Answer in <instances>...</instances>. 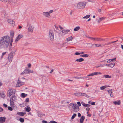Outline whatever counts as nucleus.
Wrapping results in <instances>:
<instances>
[{
  "instance_id": "f257e3e1",
  "label": "nucleus",
  "mask_w": 123,
  "mask_h": 123,
  "mask_svg": "<svg viewBox=\"0 0 123 123\" xmlns=\"http://www.w3.org/2000/svg\"><path fill=\"white\" fill-rule=\"evenodd\" d=\"M13 42V38H10L9 36L6 35L3 37L0 41V48H6L10 43V46H12Z\"/></svg>"
},
{
  "instance_id": "f03ea898",
  "label": "nucleus",
  "mask_w": 123,
  "mask_h": 123,
  "mask_svg": "<svg viewBox=\"0 0 123 123\" xmlns=\"http://www.w3.org/2000/svg\"><path fill=\"white\" fill-rule=\"evenodd\" d=\"M87 3L85 2H80L78 4L77 6V8L78 9L84 8L86 5Z\"/></svg>"
},
{
  "instance_id": "7ed1b4c3",
  "label": "nucleus",
  "mask_w": 123,
  "mask_h": 123,
  "mask_svg": "<svg viewBox=\"0 0 123 123\" xmlns=\"http://www.w3.org/2000/svg\"><path fill=\"white\" fill-rule=\"evenodd\" d=\"M15 55V52L13 51L11 52L8 55V60L9 62H12L13 57Z\"/></svg>"
},
{
  "instance_id": "20e7f679",
  "label": "nucleus",
  "mask_w": 123,
  "mask_h": 123,
  "mask_svg": "<svg viewBox=\"0 0 123 123\" xmlns=\"http://www.w3.org/2000/svg\"><path fill=\"white\" fill-rule=\"evenodd\" d=\"M49 38L50 40L53 41L54 39V33L52 30H50L49 31Z\"/></svg>"
},
{
  "instance_id": "39448f33",
  "label": "nucleus",
  "mask_w": 123,
  "mask_h": 123,
  "mask_svg": "<svg viewBox=\"0 0 123 123\" xmlns=\"http://www.w3.org/2000/svg\"><path fill=\"white\" fill-rule=\"evenodd\" d=\"M24 84V82L21 81L20 79L19 78L18 81L16 85V86L17 87H19L23 85Z\"/></svg>"
},
{
  "instance_id": "423d86ee",
  "label": "nucleus",
  "mask_w": 123,
  "mask_h": 123,
  "mask_svg": "<svg viewBox=\"0 0 123 123\" xmlns=\"http://www.w3.org/2000/svg\"><path fill=\"white\" fill-rule=\"evenodd\" d=\"M33 71H31L30 70L28 69H25V70L21 74V75H22L23 74H26L29 73H33Z\"/></svg>"
},
{
  "instance_id": "0eeeda50",
  "label": "nucleus",
  "mask_w": 123,
  "mask_h": 123,
  "mask_svg": "<svg viewBox=\"0 0 123 123\" xmlns=\"http://www.w3.org/2000/svg\"><path fill=\"white\" fill-rule=\"evenodd\" d=\"M9 3L10 4L14 6L16 5L17 4V0H10Z\"/></svg>"
},
{
  "instance_id": "6e6552de",
  "label": "nucleus",
  "mask_w": 123,
  "mask_h": 123,
  "mask_svg": "<svg viewBox=\"0 0 123 123\" xmlns=\"http://www.w3.org/2000/svg\"><path fill=\"white\" fill-rule=\"evenodd\" d=\"M101 74V73L99 72H95L94 73H91L88 75V76H93L94 75H96L98 74Z\"/></svg>"
},
{
  "instance_id": "1a4fd4ad",
  "label": "nucleus",
  "mask_w": 123,
  "mask_h": 123,
  "mask_svg": "<svg viewBox=\"0 0 123 123\" xmlns=\"http://www.w3.org/2000/svg\"><path fill=\"white\" fill-rule=\"evenodd\" d=\"M74 111L75 112L78 111L79 110V108L78 105L75 104L73 107Z\"/></svg>"
},
{
  "instance_id": "9d476101",
  "label": "nucleus",
  "mask_w": 123,
  "mask_h": 123,
  "mask_svg": "<svg viewBox=\"0 0 123 123\" xmlns=\"http://www.w3.org/2000/svg\"><path fill=\"white\" fill-rule=\"evenodd\" d=\"M23 37V35L21 34H19L16 37L15 40V42H17L19 41L20 39L22 38Z\"/></svg>"
},
{
  "instance_id": "9b49d317",
  "label": "nucleus",
  "mask_w": 123,
  "mask_h": 123,
  "mask_svg": "<svg viewBox=\"0 0 123 123\" xmlns=\"http://www.w3.org/2000/svg\"><path fill=\"white\" fill-rule=\"evenodd\" d=\"M13 93V92L12 89H11L8 90L7 92L8 96L9 97H10L12 95Z\"/></svg>"
},
{
  "instance_id": "f8f14e48",
  "label": "nucleus",
  "mask_w": 123,
  "mask_h": 123,
  "mask_svg": "<svg viewBox=\"0 0 123 123\" xmlns=\"http://www.w3.org/2000/svg\"><path fill=\"white\" fill-rule=\"evenodd\" d=\"M6 118L5 117H1L0 118V123H4L5 121Z\"/></svg>"
},
{
  "instance_id": "ddd939ff",
  "label": "nucleus",
  "mask_w": 123,
  "mask_h": 123,
  "mask_svg": "<svg viewBox=\"0 0 123 123\" xmlns=\"http://www.w3.org/2000/svg\"><path fill=\"white\" fill-rule=\"evenodd\" d=\"M105 17H101L99 18V19H97V22L98 23H99L101 21L105 19Z\"/></svg>"
},
{
  "instance_id": "4468645a",
  "label": "nucleus",
  "mask_w": 123,
  "mask_h": 123,
  "mask_svg": "<svg viewBox=\"0 0 123 123\" xmlns=\"http://www.w3.org/2000/svg\"><path fill=\"white\" fill-rule=\"evenodd\" d=\"M43 15L46 17H49L50 16V14H49L48 12H44L43 13Z\"/></svg>"
},
{
  "instance_id": "2eb2a0df",
  "label": "nucleus",
  "mask_w": 123,
  "mask_h": 123,
  "mask_svg": "<svg viewBox=\"0 0 123 123\" xmlns=\"http://www.w3.org/2000/svg\"><path fill=\"white\" fill-rule=\"evenodd\" d=\"M34 27H33L30 25L28 28V31L29 32H33V31Z\"/></svg>"
},
{
  "instance_id": "dca6fc26",
  "label": "nucleus",
  "mask_w": 123,
  "mask_h": 123,
  "mask_svg": "<svg viewBox=\"0 0 123 123\" xmlns=\"http://www.w3.org/2000/svg\"><path fill=\"white\" fill-rule=\"evenodd\" d=\"M26 114V113H24L23 112H18L17 113V114L19 115L20 116H24L25 114Z\"/></svg>"
},
{
  "instance_id": "f3484780",
  "label": "nucleus",
  "mask_w": 123,
  "mask_h": 123,
  "mask_svg": "<svg viewBox=\"0 0 123 123\" xmlns=\"http://www.w3.org/2000/svg\"><path fill=\"white\" fill-rule=\"evenodd\" d=\"M8 22L10 24H12V25H13L15 23V22L14 21L10 19H8Z\"/></svg>"
},
{
  "instance_id": "a211bd4d",
  "label": "nucleus",
  "mask_w": 123,
  "mask_h": 123,
  "mask_svg": "<svg viewBox=\"0 0 123 123\" xmlns=\"http://www.w3.org/2000/svg\"><path fill=\"white\" fill-rule=\"evenodd\" d=\"M113 103L115 105H120L121 103L120 101V100L115 101L113 102Z\"/></svg>"
},
{
  "instance_id": "6ab92c4d",
  "label": "nucleus",
  "mask_w": 123,
  "mask_h": 123,
  "mask_svg": "<svg viewBox=\"0 0 123 123\" xmlns=\"http://www.w3.org/2000/svg\"><path fill=\"white\" fill-rule=\"evenodd\" d=\"M108 92L111 97H112L113 96V95L111 94L112 92V89L109 90H108Z\"/></svg>"
},
{
  "instance_id": "aec40b11",
  "label": "nucleus",
  "mask_w": 123,
  "mask_h": 123,
  "mask_svg": "<svg viewBox=\"0 0 123 123\" xmlns=\"http://www.w3.org/2000/svg\"><path fill=\"white\" fill-rule=\"evenodd\" d=\"M85 119V116H83L81 117L80 119V123H82L83 121Z\"/></svg>"
},
{
  "instance_id": "412c9836",
  "label": "nucleus",
  "mask_w": 123,
  "mask_h": 123,
  "mask_svg": "<svg viewBox=\"0 0 123 123\" xmlns=\"http://www.w3.org/2000/svg\"><path fill=\"white\" fill-rule=\"evenodd\" d=\"M37 113L38 116L40 117H41L43 116V114L39 111L37 112Z\"/></svg>"
},
{
  "instance_id": "4be33fe9",
  "label": "nucleus",
  "mask_w": 123,
  "mask_h": 123,
  "mask_svg": "<svg viewBox=\"0 0 123 123\" xmlns=\"http://www.w3.org/2000/svg\"><path fill=\"white\" fill-rule=\"evenodd\" d=\"M105 39H102L100 38H96V41H101L103 40H105Z\"/></svg>"
},
{
  "instance_id": "5701e85b",
  "label": "nucleus",
  "mask_w": 123,
  "mask_h": 123,
  "mask_svg": "<svg viewBox=\"0 0 123 123\" xmlns=\"http://www.w3.org/2000/svg\"><path fill=\"white\" fill-rule=\"evenodd\" d=\"M108 86H107V85H105L103 86H102V87H100V89L101 90H104L105 88L108 87Z\"/></svg>"
},
{
  "instance_id": "b1692460",
  "label": "nucleus",
  "mask_w": 123,
  "mask_h": 123,
  "mask_svg": "<svg viewBox=\"0 0 123 123\" xmlns=\"http://www.w3.org/2000/svg\"><path fill=\"white\" fill-rule=\"evenodd\" d=\"M14 35V32L13 31H11L10 32L11 38H13Z\"/></svg>"
},
{
  "instance_id": "393cba45",
  "label": "nucleus",
  "mask_w": 123,
  "mask_h": 123,
  "mask_svg": "<svg viewBox=\"0 0 123 123\" xmlns=\"http://www.w3.org/2000/svg\"><path fill=\"white\" fill-rule=\"evenodd\" d=\"M89 55L87 54H85L81 55L80 56L81 57H87L89 56Z\"/></svg>"
},
{
  "instance_id": "a878e982",
  "label": "nucleus",
  "mask_w": 123,
  "mask_h": 123,
  "mask_svg": "<svg viewBox=\"0 0 123 123\" xmlns=\"http://www.w3.org/2000/svg\"><path fill=\"white\" fill-rule=\"evenodd\" d=\"M84 61V59L82 58H81L79 59H77L76 61L77 62H81Z\"/></svg>"
},
{
  "instance_id": "bb28decb",
  "label": "nucleus",
  "mask_w": 123,
  "mask_h": 123,
  "mask_svg": "<svg viewBox=\"0 0 123 123\" xmlns=\"http://www.w3.org/2000/svg\"><path fill=\"white\" fill-rule=\"evenodd\" d=\"M73 37L72 36H70V37L67 38L66 40L67 41H69L72 40Z\"/></svg>"
},
{
  "instance_id": "cd10ccee",
  "label": "nucleus",
  "mask_w": 123,
  "mask_h": 123,
  "mask_svg": "<svg viewBox=\"0 0 123 123\" xmlns=\"http://www.w3.org/2000/svg\"><path fill=\"white\" fill-rule=\"evenodd\" d=\"M75 95L77 96H81V92H77L76 93H75Z\"/></svg>"
},
{
  "instance_id": "c85d7f7f",
  "label": "nucleus",
  "mask_w": 123,
  "mask_h": 123,
  "mask_svg": "<svg viewBox=\"0 0 123 123\" xmlns=\"http://www.w3.org/2000/svg\"><path fill=\"white\" fill-rule=\"evenodd\" d=\"M10 106L11 107H13L14 105V103L13 102V101L10 100Z\"/></svg>"
},
{
  "instance_id": "c756f323",
  "label": "nucleus",
  "mask_w": 123,
  "mask_h": 123,
  "mask_svg": "<svg viewBox=\"0 0 123 123\" xmlns=\"http://www.w3.org/2000/svg\"><path fill=\"white\" fill-rule=\"evenodd\" d=\"M0 1L4 2L6 3H9V0H0Z\"/></svg>"
},
{
  "instance_id": "7c9ffc66",
  "label": "nucleus",
  "mask_w": 123,
  "mask_h": 123,
  "mask_svg": "<svg viewBox=\"0 0 123 123\" xmlns=\"http://www.w3.org/2000/svg\"><path fill=\"white\" fill-rule=\"evenodd\" d=\"M115 64V63H110L109 64V67L111 68H113Z\"/></svg>"
},
{
  "instance_id": "2f4dec72",
  "label": "nucleus",
  "mask_w": 123,
  "mask_h": 123,
  "mask_svg": "<svg viewBox=\"0 0 123 123\" xmlns=\"http://www.w3.org/2000/svg\"><path fill=\"white\" fill-rule=\"evenodd\" d=\"M90 15H86V16L83 17V18L84 19H87L90 17Z\"/></svg>"
},
{
  "instance_id": "473e14b6",
  "label": "nucleus",
  "mask_w": 123,
  "mask_h": 123,
  "mask_svg": "<svg viewBox=\"0 0 123 123\" xmlns=\"http://www.w3.org/2000/svg\"><path fill=\"white\" fill-rule=\"evenodd\" d=\"M80 27L79 26H77L74 29V30L75 31H77L78 30L80 29Z\"/></svg>"
},
{
  "instance_id": "72a5a7b5",
  "label": "nucleus",
  "mask_w": 123,
  "mask_h": 123,
  "mask_svg": "<svg viewBox=\"0 0 123 123\" xmlns=\"http://www.w3.org/2000/svg\"><path fill=\"white\" fill-rule=\"evenodd\" d=\"M26 110L27 112H29L30 111L31 108L30 107L27 106V107L26 108Z\"/></svg>"
},
{
  "instance_id": "f704fd0d",
  "label": "nucleus",
  "mask_w": 123,
  "mask_h": 123,
  "mask_svg": "<svg viewBox=\"0 0 123 123\" xmlns=\"http://www.w3.org/2000/svg\"><path fill=\"white\" fill-rule=\"evenodd\" d=\"M88 103L92 105H95V102H92L90 101H89L88 102Z\"/></svg>"
},
{
  "instance_id": "c9c22d12",
  "label": "nucleus",
  "mask_w": 123,
  "mask_h": 123,
  "mask_svg": "<svg viewBox=\"0 0 123 123\" xmlns=\"http://www.w3.org/2000/svg\"><path fill=\"white\" fill-rule=\"evenodd\" d=\"M5 94L3 93H0V96L2 97H5Z\"/></svg>"
},
{
  "instance_id": "e433bc0d",
  "label": "nucleus",
  "mask_w": 123,
  "mask_h": 123,
  "mask_svg": "<svg viewBox=\"0 0 123 123\" xmlns=\"http://www.w3.org/2000/svg\"><path fill=\"white\" fill-rule=\"evenodd\" d=\"M103 76L106 78H111V76H109L108 75H104Z\"/></svg>"
},
{
  "instance_id": "4c0bfd02",
  "label": "nucleus",
  "mask_w": 123,
  "mask_h": 123,
  "mask_svg": "<svg viewBox=\"0 0 123 123\" xmlns=\"http://www.w3.org/2000/svg\"><path fill=\"white\" fill-rule=\"evenodd\" d=\"M16 98V97L14 95L12 96V97L10 99V101H14V99H15Z\"/></svg>"
},
{
  "instance_id": "58836bf2",
  "label": "nucleus",
  "mask_w": 123,
  "mask_h": 123,
  "mask_svg": "<svg viewBox=\"0 0 123 123\" xmlns=\"http://www.w3.org/2000/svg\"><path fill=\"white\" fill-rule=\"evenodd\" d=\"M77 115L75 113L72 116L71 118L72 119H73Z\"/></svg>"
},
{
  "instance_id": "ea45409f",
  "label": "nucleus",
  "mask_w": 123,
  "mask_h": 123,
  "mask_svg": "<svg viewBox=\"0 0 123 123\" xmlns=\"http://www.w3.org/2000/svg\"><path fill=\"white\" fill-rule=\"evenodd\" d=\"M81 96H85L86 97H87L88 95L86 94V93H82L81 92Z\"/></svg>"
},
{
  "instance_id": "a19ab883",
  "label": "nucleus",
  "mask_w": 123,
  "mask_h": 123,
  "mask_svg": "<svg viewBox=\"0 0 123 123\" xmlns=\"http://www.w3.org/2000/svg\"><path fill=\"white\" fill-rule=\"evenodd\" d=\"M117 41H117H115L112 42H110L109 43H108L107 44H106L107 45H109V44H111L112 43H114L115 42H116Z\"/></svg>"
},
{
  "instance_id": "79ce46f5",
  "label": "nucleus",
  "mask_w": 123,
  "mask_h": 123,
  "mask_svg": "<svg viewBox=\"0 0 123 123\" xmlns=\"http://www.w3.org/2000/svg\"><path fill=\"white\" fill-rule=\"evenodd\" d=\"M19 120L21 123H23L24 121V119L23 118H20L19 119Z\"/></svg>"
},
{
  "instance_id": "37998d69",
  "label": "nucleus",
  "mask_w": 123,
  "mask_h": 123,
  "mask_svg": "<svg viewBox=\"0 0 123 123\" xmlns=\"http://www.w3.org/2000/svg\"><path fill=\"white\" fill-rule=\"evenodd\" d=\"M89 76H88V75L86 76H84L83 77V79H86L87 80H89L90 79L88 77H89Z\"/></svg>"
},
{
  "instance_id": "c03bdc74",
  "label": "nucleus",
  "mask_w": 123,
  "mask_h": 123,
  "mask_svg": "<svg viewBox=\"0 0 123 123\" xmlns=\"http://www.w3.org/2000/svg\"><path fill=\"white\" fill-rule=\"evenodd\" d=\"M12 107H11L8 106V107L7 108L9 110L11 111L13 110V108Z\"/></svg>"
},
{
  "instance_id": "a18cd8bd",
  "label": "nucleus",
  "mask_w": 123,
  "mask_h": 123,
  "mask_svg": "<svg viewBox=\"0 0 123 123\" xmlns=\"http://www.w3.org/2000/svg\"><path fill=\"white\" fill-rule=\"evenodd\" d=\"M75 105H74L73 104L70 103L69 105V107H70V106H72V108H73V107H74Z\"/></svg>"
},
{
  "instance_id": "49530a36",
  "label": "nucleus",
  "mask_w": 123,
  "mask_h": 123,
  "mask_svg": "<svg viewBox=\"0 0 123 123\" xmlns=\"http://www.w3.org/2000/svg\"><path fill=\"white\" fill-rule=\"evenodd\" d=\"M75 78L76 79H83V77H75Z\"/></svg>"
},
{
  "instance_id": "de8ad7c7",
  "label": "nucleus",
  "mask_w": 123,
  "mask_h": 123,
  "mask_svg": "<svg viewBox=\"0 0 123 123\" xmlns=\"http://www.w3.org/2000/svg\"><path fill=\"white\" fill-rule=\"evenodd\" d=\"M77 104H78L77 105H78V106H81V105L80 103L79 102H77Z\"/></svg>"
},
{
  "instance_id": "09e8293b",
  "label": "nucleus",
  "mask_w": 123,
  "mask_h": 123,
  "mask_svg": "<svg viewBox=\"0 0 123 123\" xmlns=\"http://www.w3.org/2000/svg\"><path fill=\"white\" fill-rule=\"evenodd\" d=\"M49 123H57V122L54 121L52 120L50 121L49 122Z\"/></svg>"
},
{
  "instance_id": "8fccbe9b",
  "label": "nucleus",
  "mask_w": 123,
  "mask_h": 123,
  "mask_svg": "<svg viewBox=\"0 0 123 123\" xmlns=\"http://www.w3.org/2000/svg\"><path fill=\"white\" fill-rule=\"evenodd\" d=\"M53 12V10H51L50 11H49L48 12L49 14L52 13Z\"/></svg>"
},
{
  "instance_id": "3c124183",
  "label": "nucleus",
  "mask_w": 123,
  "mask_h": 123,
  "mask_svg": "<svg viewBox=\"0 0 123 123\" xmlns=\"http://www.w3.org/2000/svg\"><path fill=\"white\" fill-rule=\"evenodd\" d=\"M91 106L89 104H85V107H90Z\"/></svg>"
},
{
  "instance_id": "603ef678",
  "label": "nucleus",
  "mask_w": 123,
  "mask_h": 123,
  "mask_svg": "<svg viewBox=\"0 0 123 123\" xmlns=\"http://www.w3.org/2000/svg\"><path fill=\"white\" fill-rule=\"evenodd\" d=\"M25 102H29V99L28 98H27L25 100Z\"/></svg>"
},
{
  "instance_id": "864d4df0",
  "label": "nucleus",
  "mask_w": 123,
  "mask_h": 123,
  "mask_svg": "<svg viewBox=\"0 0 123 123\" xmlns=\"http://www.w3.org/2000/svg\"><path fill=\"white\" fill-rule=\"evenodd\" d=\"M21 96L22 97H25V94L24 93H21Z\"/></svg>"
},
{
  "instance_id": "5fc2aeb1",
  "label": "nucleus",
  "mask_w": 123,
  "mask_h": 123,
  "mask_svg": "<svg viewBox=\"0 0 123 123\" xmlns=\"http://www.w3.org/2000/svg\"><path fill=\"white\" fill-rule=\"evenodd\" d=\"M91 38V40H94V41H96V38H93V37H91V38Z\"/></svg>"
},
{
  "instance_id": "6e6d98bb",
  "label": "nucleus",
  "mask_w": 123,
  "mask_h": 123,
  "mask_svg": "<svg viewBox=\"0 0 123 123\" xmlns=\"http://www.w3.org/2000/svg\"><path fill=\"white\" fill-rule=\"evenodd\" d=\"M3 106L5 108H6L7 107V105L5 104H3Z\"/></svg>"
},
{
  "instance_id": "4d7b16f0",
  "label": "nucleus",
  "mask_w": 123,
  "mask_h": 123,
  "mask_svg": "<svg viewBox=\"0 0 123 123\" xmlns=\"http://www.w3.org/2000/svg\"><path fill=\"white\" fill-rule=\"evenodd\" d=\"M81 104L83 105L84 106H85V104L84 102H81Z\"/></svg>"
},
{
  "instance_id": "13d9d810",
  "label": "nucleus",
  "mask_w": 123,
  "mask_h": 123,
  "mask_svg": "<svg viewBox=\"0 0 123 123\" xmlns=\"http://www.w3.org/2000/svg\"><path fill=\"white\" fill-rule=\"evenodd\" d=\"M3 109L1 107H0V112H2L3 111Z\"/></svg>"
},
{
  "instance_id": "bf43d9fd",
  "label": "nucleus",
  "mask_w": 123,
  "mask_h": 123,
  "mask_svg": "<svg viewBox=\"0 0 123 123\" xmlns=\"http://www.w3.org/2000/svg\"><path fill=\"white\" fill-rule=\"evenodd\" d=\"M75 54L76 55H79L80 54V53L77 52L75 53Z\"/></svg>"
},
{
  "instance_id": "052dcab7",
  "label": "nucleus",
  "mask_w": 123,
  "mask_h": 123,
  "mask_svg": "<svg viewBox=\"0 0 123 123\" xmlns=\"http://www.w3.org/2000/svg\"><path fill=\"white\" fill-rule=\"evenodd\" d=\"M43 123H47V122L46 121L43 120L42 121Z\"/></svg>"
},
{
  "instance_id": "680f3d73",
  "label": "nucleus",
  "mask_w": 123,
  "mask_h": 123,
  "mask_svg": "<svg viewBox=\"0 0 123 123\" xmlns=\"http://www.w3.org/2000/svg\"><path fill=\"white\" fill-rule=\"evenodd\" d=\"M111 61V59H109L107 61V62L110 63Z\"/></svg>"
},
{
  "instance_id": "e2e57ef3",
  "label": "nucleus",
  "mask_w": 123,
  "mask_h": 123,
  "mask_svg": "<svg viewBox=\"0 0 123 123\" xmlns=\"http://www.w3.org/2000/svg\"><path fill=\"white\" fill-rule=\"evenodd\" d=\"M20 106L21 107H23L24 106V104H22L20 105Z\"/></svg>"
},
{
  "instance_id": "0e129e2a",
  "label": "nucleus",
  "mask_w": 123,
  "mask_h": 123,
  "mask_svg": "<svg viewBox=\"0 0 123 123\" xmlns=\"http://www.w3.org/2000/svg\"><path fill=\"white\" fill-rule=\"evenodd\" d=\"M87 116L89 117H90L91 116V115L90 114H89L88 113V112H87Z\"/></svg>"
},
{
  "instance_id": "69168bd1",
  "label": "nucleus",
  "mask_w": 123,
  "mask_h": 123,
  "mask_svg": "<svg viewBox=\"0 0 123 123\" xmlns=\"http://www.w3.org/2000/svg\"><path fill=\"white\" fill-rule=\"evenodd\" d=\"M78 117H80L81 116V114L80 113H78Z\"/></svg>"
},
{
  "instance_id": "338daca9",
  "label": "nucleus",
  "mask_w": 123,
  "mask_h": 123,
  "mask_svg": "<svg viewBox=\"0 0 123 123\" xmlns=\"http://www.w3.org/2000/svg\"><path fill=\"white\" fill-rule=\"evenodd\" d=\"M94 45H95V46L96 47H99L98 44H94Z\"/></svg>"
},
{
  "instance_id": "774afa93",
  "label": "nucleus",
  "mask_w": 123,
  "mask_h": 123,
  "mask_svg": "<svg viewBox=\"0 0 123 123\" xmlns=\"http://www.w3.org/2000/svg\"><path fill=\"white\" fill-rule=\"evenodd\" d=\"M54 26H55V28H56V29H57V30H58V27L57 26L55 25H54Z\"/></svg>"
}]
</instances>
